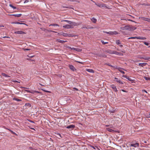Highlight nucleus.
Segmentation results:
<instances>
[{"instance_id":"f257e3e1","label":"nucleus","mask_w":150,"mask_h":150,"mask_svg":"<svg viewBox=\"0 0 150 150\" xmlns=\"http://www.w3.org/2000/svg\"><path fill=\"white\" fill-rule=\"evenodd\" d=\"M120 29L123 30H127L132 31L135 30L136 29V28L132 25H126L124 27H121Z\"/></svg>"},{"instance_id":"f03ea898","label":"nucleus","mask_w":150,"mask_h":150,"mask_svg":"<svg viewBox=\"0 0 150 150\" xmlns=\"http://www.w3.org/2000/svg\"><path fill=\"white\" fill-rule=\"evenodd\" d=\"M62 22H67L69 24L73 25L74 26L78 25L81 24V23H75L74 22H72L67 20H63L61 21Z\"/></svg>"},{"instance_id":"7ed1b4c3","label":"nucleus","mask_w":150,"mask_h":150,"mask_svg":"<svg viewBox=\"0 0 150 150\" xmlns=\"http://www.w3.org/2000/svg\"><path fill=\"white\" fill-rule=\"evenodd\" d=\"M139 39V40H145L146 39V38L144 37H131L130 38H128V40H129L130 39Z\"/></svg>"},{"instance_id":"20e7f679","label":"nucleus","mask_w":150,"mask_h":150,"mask_svg":"<svg viewBox=\"0 0 150 150\" xmlns=\"http://www.w3.org/2000/svg\"><path fill=\"white\" fill-rule=\"evenodd\" d=\"M104 33H106L108 34H109L111 35H117L119 34L116 31H110V32H106V31H104Z\"/></svg>"},{"instance_id":"39448f33","label":"nucleus","mask_w":150,"mask_h":150,"mask_svg":"<svg viewBox=\"0 0 150 150\" xmlns=\"http://www.w3.org/2000/svg\"><path fill=\"white\" fill-rule=\"evenodd\" d=\"M72 25H69L68 24H67L65 25H63V27L64 28H66L67 29L72 28H74V27Z\"/></svg>"},{"instance_id":"423d86ee","label":"nucleus","mask_w":150,"mask_h":150,"mask_svg":"<svg viewBox=\"0 0 150 150\" xmlns=\"http://www.w3.org/2000/svg\"><path fill=\"white\" fill-rule=\"evenodd\" d=\"M110 87L115 92H117L118 91L116 86L114 85H112L110 86Z\"/></svg>"},{"instance_id":"0eeeda50","label":"nucleus","mask_w":150,"mask_h":150,"mask_svg":"<svg viewBox=\"0 0 150 150\" xmlns=\"http://www.w3.org/2000/svg\"><path fill=\"white\" fill-rule=\"evenodd\" d=\"M109 111L111 113H114L115 112V111H116V109H115L114 108H113L111 107L110 108Z\"/></svg>"},{"instance_id":"6e6552de","label":"nucleus","mask_w":150,"mask_h":150,"mask_svg":"<svg viewBox=\"0 0 150 150\" xmlns=\"http://www.w3.org/2000/svg\"><path fill=\"white\" fill-rule=\"evenodd\" d=\"M139 145V144L137 143H132L131 144L130 146H133L134 147H138Z\"/></svg>"},{"instance_id":"1a4fd4ad","label":"nucleus","mask_w":150,"mask_h":150,"mask_svg":"<svg viewBox=\"0 0 150 150\" xmlns=\"http://www.w3.org/2000/svg\"><path fill=\"white\" fill-rule=\"evenodd\" d=\"M68 48H69L70 49H71L72 50H75L76 51L81 52L82 51V50L81 49L79 48H71V47H68Z\"/></svg>"},{"instance_id":"9d476101","label":"nucleus","mask_w":150,"mask_h":150,"mask_svg":"<svg viewBox=\"0 0 150 150\" xmlns=\"http://www.w3.org/2000/svg\"><path fill=\"white\" fill-rule=\"evenodd\" d=\"M15 33L18 34H24L25 33L22 31H18L15 32Z\"/></svg>"},{"instance_id":"9b49d317","label":"nucleus","mask_w":150,"mask_h":150,"mask_svg":"<svg viewBox=\"0 0 150 150\" xmlns=\"http://www.w3.org/2000/svg\"><path fill=\"white\" fill-rule=\"evenodd\" d=\"M75 127V126L73 125H70L69 126H67V128L68 129L71 128V129H73Z\"/></svg>"},{"instance_id":"f8f14e48","label":"nucleus","mask_w":150,"mask_h":150,"mask_svg":"<svg viewBox=\"0 0 150 150\" xmlns=\"http://www.w3.org/2000/svg\"><path fill=\"white\" fill-rule=\"evenodd\" d=\"M147 64L146 63H139V65L142 67L145 66Z\"/></svg>"},{"instance_id":"ddd939ff","label":"nucleus","mask_w":150,"mask_h":150,"mask_svg":"<svg viewBox=\"0 0 150 150\" xmlns=\"http://www.w3.org/2000/svg\"><path fill=\"white\" fill-rule=\"evenodd\" d=\"M67 33H58V34H59L60 35H63L64 37H67Z\"/></svg>"},{"instance_id":"4468645a","label":"nucleus","mask_w":150,"mask_h":150,"mask_svg":"<svg viewBox=\"0 0 150 150\" xmlns=\"http://www.w3.org/2000/svg\"><path fill=\"white\" fill-rule=\"evenodd\" d=\"M9 15L13 16L16 17H21V16L22 14H19Z\"/></svg>"},{"instance_id":"2eb2a0df","label":"nucleus","mask_w":150,"mask_h":150,"mask_svg":"<svg viewBox=\"0 0 150 150\" xmlns=\"http://www.w3.org/2000/svg\"><path fill=\"white\" fill-rule=\"evenodd\" d=\"M69 68L71 70H72L73 71H74L75 70H76V69H75V67L73 65H69Z\"/></svg>"},{"instance_id":"dca6fc26","label":"nucleus","mask_w":150,"mask_h":150,"mask_svg":"<svg viewBox=\"0 0 150 150\" xmlns=\"http://www.w3.org/2000/svg\"><path fill=\"white\" fill-rule=\"evenodd\" d=\"M101 8H108L109 9L110 8L108 7H107L106 5L105 4H102L101 5Z\"/></svg>"},{"instance_id":"f3484780","label":"nucleus","mask_w":150,"mask_h":150,"mask_svg":"<svg viewBox=\"0 0 150 150\" xmlns=\"http://www.w3.org/2000/svg\"><path fill=\"white\" fill-rule=\"evenodd\" d=\"M57 40L58 42H59L62 43H64L67 42V41L62 40L60 39H57Z\"/></svg>"},{"instance_id":"a211bd4d","label":"nucleus","mask_w":150,"mask_h":150,"mask_svg":"<svg viewBox=\"0 0 150 150\" xmlns=\"http://www.w3.org/2000/svg\"><path fill=\"white\" fill-rule=\"evenodd\" d=\"M114 52H115V54L116 55H120V56L123 55V54L121 53L118 52H116V51H114Z\"/></svg>"},{"instance_id":"6ab92c4d","label":"nucleus","mask_w":150,"mask_h":150,"mask_svg":"<svg viewBox=\"0 0 150 150\" xmlns=\"http://www.w3.org/2000/svg\"><path fill=\"white\" fill-rule=\"evenodd\" d=\"M106 129L109 132H113L115 131H114V130H113L112 129H111L110 128H106Z\"/></svg>"},{"instance_id":"aec40b11","label":"nucleus","mask_w":150,"mask_h":150,"mask_svg":"<svg viewBox=\"0 0 150 150\" xmlns=\"http://www.w3.org/2000/svg\"><path fill=\"white\" fill-rule=\"evenodd\" d=\"M91 20L94 23H96L97 21L96 19L93 17L91 19Z\"/></svg>"},{"instance_id":"412c9836","label":"nucleus","mask_w":150,"mask_h":150,"mask_svg":"<svg viewBox=\"0 0 150 150\" xmlns=\"http://www.w3.org/2000/svg\"><path fill=\"white\" fill-rule=\"evenodd\" d=\"M86 71L90 73H94V71L92 69H86Z\"/></svg>"},{"instance_id":"4be33fe9","label":"nucleus","mask_w":150,"mask_h":150,"mask_svg":"<svg viewBox=\"0 0 150 150\" xmlns=\"http://www.w3.org/2000/svg\"><path fill=\"white\" fill-rule=\"evenodd\" d=\"M13 100H16L17 101H21V100L17 98H13Z\"/></svg>"},{"instance_id":"5701e85b","label":"nucleus","mask_w":150,"mask_h":150,"mask_svg":"<svg viewBox=\"0 0 150 150\" xmlns=\"http://www.w3.org/2000/svg\"><path fill=\"white\" fill-rule=\"evenodd\" d=\"M1 75L2 76H4V77H10V76L7 75L5 73H2L1 74Z\"/></svg>"},{"instance_id":"b1692460","label":"nucleus","mask_w":150,"mask_h":150,"mask_svg":"<svg viewBox=\"0 0 150 150\" xmlns=\"http://www.w3.org/2000/svg\"><path fill=\"white\" fill-rule=\"evenodd\" d=\"M123 69L122 68H119L118 70L122 73L124 74H125V73L124 71H123L121 70V69Z\"/></svg>"},{"instance_id":"393cba45","label":"nucleus","mask_w":150,"mask_h":150,"mask_svg":"<svg viewBox=\"0 0 150 150\" xmlns=\"http://www.w3.org/2000/svg\"><path fill=\"white\" fill-rule=\"evenodd\" d=\"M116 43L117 45L121 44V42L119 40H117L116 41Z\"/></svg>"},{"instance_id":"a878e982","label":"nucleus","mask_w":150,"mask_h":150,"mask_svg":"<svg viewBox=\"0 0 150 150\" xmlns=\"http://www.w3.org/2000/svg\"><path fill=\"white\" fill-rule=\"evenodd\" d=\"M74 36L71 34H67V37H74Z\"/></svg>"},{"instance_id":"bb28decb","label":"nucleus","mask_w":150,"mask_h":150,"mask_svg":"<svg viewBox=\"0 0 150 150\" xmlns=\"http://www.w3.org/2000/svg\"><path fill=\"white\" fill-rule=\"evenodd\" d=\"M51 25L53 26H59V25L57 24H51L49 25V26H50Z\"/></svg>"},{"instance_id":"cd10ccee","label":"nucleus","mask_w":150,"mask_h":150,"mask_svg":"<svg viewBox=\"0 0 150 150\" xmlns=\"http://www.w3.org/2000/svg\"><path fill=\"white\" fill-rule=\"evenodd\" d=\"M13 23L16 24H24V23H20L18 22H13Z\"/></svg>"},{"instance_id":"c85d7f7f","label":"nucleus","mask_w":150,"mask_h":150,"mask_svg":"<svg viewBox=\"0 0 150 150\" xmlns=\"http://www.w3.org/2000/svg\"><path fill=\"white\" fill-rule=\"evenodd\" d=\"M114 51H110L108 52V53L111 54H115Z\"/></svg>"},{"instance_id":"c756f323","label":"nucleus","mask_w":150,"mask_h":150,"mask_svg":"<svg viewBox=\"0 0 150 150\" xmlns=\"http://www.w3.org/2000/svg\"><path fill=\"white\" fill-rule=\"evenodd\" d=\"M9 6L10 7H11L13 9H15L16 8V7H15V6H13L11 4H10L9 5Z\"/></svg>"},{"instance_id":"7c9ffc66","label":"nucleus","mask_w":150,"mask_h":150,"mask_svg":"<svg viewBox=\"0 0 150 150\" xmlns=\"http://www.w3.org/2000/svg\"><path fill=\"white\" fill-rule=\"evenodd\" d=\"M93 27H92L90 25H88L86 27V29H93Z\"/></svg>"},{"instance_id":"2f4dec72","label":"nucleus","mask_w":150,"mask_h":150,"mask_svg":"<svg viewBox=\"0 0 150 150\" xmlns=\"http://www.w3.org/2000/svg\"><path fill=\"white\" fill-rule=\"evenodd\" d=\"M144 78L146 80H150V78L144 76Z\"/></svg>"},{"instance_id":"473e14b6","label":"nucleus","mask_w":150,"mask_h":150,"mask_svg":"<svg viewBox=\"0 0 150 150\" xmlns=\"http://www.w3.org/2000/svg\"><path fill=\"white\" fill-rule=\"evenodd\" d=\"M142 20L146 21H147L148 19V18H146L145 17H142Z\"/></svg>"},{"instance_id":"72a5a7b5","label":"nucleus","mask_w":150,"mask_h":150,"mask_svg":"<svg viewBox=\"0 0 150 150\" xmlns=\"http://www.w3.org/2000/svg\"><path fill=\"white\" fill-rule=\"evenodd\" d=\"M117 82L118 83H119L121 84H124V83L122 81H120V80H119V81H117Z\"/></svg>"},{"instance_id":"f704fd0d","label":"nucleus","mask_w":150,"mask_h":150,"mask_svg":"<svg viewBox=\"0 0 150 150\" xmlns=\"http://www.w3.org/2000/svg\"><path fill=\"white\" fill-rule=\"evenodd\" d=\"M127 79L129 81H133V80H132V79L131 78L129 77L128 76H127Z\"/></svg>"},{"instance_id":"c9c22d12","label":"nucleus","mask_w":150,"mask_h":150,"mask_svg":"<svg viewBox=\"0 0 150 150\" xmlns=\"http://www.w3.org/2000/svg\"><path fill=\"white\" fill-rule=\"evenodd\" d=\"M95 4L97 6H99V7H100V8H101L102 4H97L96 3H95Z\"/></svg>"},{"instance_id":"e433bc0d","label":"nucleus","mask_w":150,"mask_h":150,"mask_svg":"<svg viewBox=\"0 0 150 150\" xmlns=\"http://www.w3.org/2000/svg\"><path fill=\"white\" fill-rule=\"evenodd\" d=\"M142 5H144L145 6H150V4H141Z\"/></svg>"},{"instance_id":"4c0bfd02","label":"nucleus","mask_w":150,"mask_h":150,"mask_svg":"<svg viewBox=\"0 0 150 150\" xmlns=\"http://www.w3.org/2000/svg\"><path fill=\"white\" fill-rule=\"evenodd\" d=\"M139 58L140 59L143 58V59H144L145 60H149V58H147V57L143 58V57H139Z\"/></svg>"},{"instance_id":"58836bf2","label":"nucleus","mask_w":150,"mask_h":150,"mask_svg":"<svg viewBox=\"0 0 150 150\" xmlns=\"http://www.w3.org/2000/svg\"><path fill=\"white\" fill-rule=\"evenodd\" d=\"M101 42L103 44H105L108 43L107 42H105L103 40H101Z\"/></svg>"},{"instance_id":"ea45409f","label":"nucleus","mask_w":150,"mask_h":150,"mask_svg":"<svg viewBox=\"0 0 150 150\" xmlns=\"http://www.w3.org/2000/svg\"><path fill=\"white\" fill-rule=\"evenodd\" d=\"M81 28V29H83L84 28H86V25H83V26Z\"/></svg>"},{"instance_id":"a19ab883","label":"nucleus","mask_w":150,"mask_h":150,"mask_svg":"<svg viewBox=\"0 0 150 150\" xmlns=\"http://www.w3.org/2000/svg\"><path fill=\"white\" fill-rule=\"evenodd\" d=\"M25 105L27 106H30V104L29 103H25Z\"/></svg>"},{"instance_id":"79ce46f5","label":"nucleus","mask_w":150,"mask_h":150,"mask_svg":"<svg viewBox=\"0 0 150 150\" xmlns=\"http://www.w3.org/2000/svg\"><path fill=\"white\" fill-rule=\"evenodd\" d=\"M144 44L145 45H147V46H148L149 45V43H148V42H144Z\"/></svg>"},{"instance_id":"37998d69","label":"nucleus","mask_w":150,"mask_h":150,"mask_svg":"<svg viewBox=\"0 0 150 150\" xmlns=\"http://www.w3.org/2000/svg\"><path fill=\"white\" fill-rule=\"evenodd\" d=\"M115 79L116 80L115 81L117 82V81H119L120 79H118V78L116 77L115 78Z\"/></svg>"},{"instance_id":"c03bdc74","label":"nucleus","mask_w":150,"mask_h":150,"mask_svg":"<svg viewBox=\"0 0 150 150\" xmlns=\"http://www.w3.org/2000/svg\"><path fill=\"white\" fill-rule=\"evenodd\" d=\"M23 50L25 51V50H30V49H28V48H25V49H24Z\"/></svg>"},{"instance_id":"a18cd8bd","label":"nucleus","mask_w":150,"mask_h":150,"mask_svg":"<svg viewBox=\"0 0 150 150\" xmlns=\"http://www.w3.org/2000/svg\"><path fill=\"white\" fill-rule=\"evenodd\" d=\"M90 147L93 148L94 149H96V148H95V147L94 146H93L92 145H90Z\"/></svg>"},{"instance_id":"49530a36","label":"nucleus","mask_w":150,"mask_h":150,"mask_svg":"<svg viewBox=\"0 0 150 150\" xmlns=\"http://www.w3.org/2000/svg\"><path fill=\"white\" fill-rule=\"evenodd\" d=\"M43 90L45 92H47V93H50V91H47V90Z\"/></svg>"},{"instance_id":"de8ad7c7","label":"nucleus","mask_w":150,"mask_h":150,"mask_svg":"<svg viewBox=\"0 0 150 150\" xmlns=\"http://www.w3.org/2000/svg\"><path fill=\"white\" fill-rule=\"evenodd\" d=\"M30 149L29 150H36L34 149H33L32 147H30L29 148Z\"/></svg>"},{"instance_id":"09e8293b","label":"nucleus","mask_w":150,"mask_h":150,"mask_svg":"<svg viewBox=\"0 0 150 150\" xmlns=\"http://www.w3.org/2000/svg\"><path fill=\"white\" fill-rule=\"evenodd\" d=\"M29 0H25V1H24V3H27L28 2H29Z\"/></svg>"},{"instance_id":"8fccbe9b","label":"nucleus","mask_w":150,"mask_h":150,"mask_svg":"<svg viewBox=\"0 0 150 150\" xmlns=\"http://www.w3.org/2000/svg\"><path fill=\"white\" fill-rule=\"evenodd\" d=\"M76 62L79 63H80L81 64H83V62H80V61H76Z\"/></svg>"},{"instance_id":"3c124183","label":"nucleus","mask_w":150,"mask_h":150,"mask_svg":"<svg viewBox=\"0 0 150 150\" xmlns=\"http://www.w3.org/2000/svg\"><path fill=\"white\" fill-rule=\"evenodd\" d=\"M122 77H125V78L127 79V76H126V75H123L122 76Z\"/></svg>"},{"instance_id":"603ef678","label":"nucleus","mask_w":150,"mask_h":150,"mask_svg":"<svg viewBox=\"0 0 150 150\" xmlns=\"http://www.w3.org/2000/svg\"><path fill=\"white\" fill-rule=\"evenodd\" d=\"M142 92H145V93H147V91H146L145 90H142Z\"/></svg>"},{"instance_id":"864d4df0","label":"nucleus","mask_w":150,"mask_h":150,"mask_svg":"<svg viewBox=\"0 0 150 150\" xmlns=\"http://www.w3.org/2000/svg\"><path fill=\"white\" fill-rule=\"evenodd\" d=\"M121 91H123L124 92H127V91H126L125 90H123V89H121Z\"/></svg>"},{"instance_id":"5fc2aeb1","label":"nucleus","mask_w":150,"mask_h":150,"mask_svg":"<svg viewBox=\"0 0 150 150\" xmlns=\"http://www.w3.org/2000/svg\"><path fill=\"white\" fill-rule=\"evenodd\" d=\"M98 56L100 57H106L105 56V55H98Z\"/></svg>"},{"instance_id":"6e6d98bb","label":"nucleus","mask_w":150,"mask_h":150,"mask_svg":"<svg viewBox=\"0 0 150 150\" xmlns=\"http://www.w3.org/2000/svg\"><path fill=\"white\" fill-rule=\"evenodd\" d=\"M73 89H74V90H76L77 91L78 90V89L77 88H75L74 87V88H73Z\"/></svg>"},{"instance_id":"4d7b16f0","label":"nucleus","mask_w":150,"mask_h":150,"mask_svg":"<svg viewBox=\"0 0 150 150\" xmlns=\"http://www.w3.org/2000/svg\"><path fill=\"white\" fill-rule=\"evenodd\" d=\"M147 21L150 22V18H148V20H147Z\"/></svg>"},{"instance_id":"13d9d810","label":"nucleus","mask_w":150,"mask_h":150,"mask_svg":"<svg viewBox=\"0 0 150 150\" xmlns=\"http://www.w3.org/2000/svg\"><path fill=\"white\" fill-rule=\"evenodd\" d=\"M51 32H52V33H57V32H56V31H53V30H52V31H51Z\"/></svg>"},{"instance_id":"bf43d9fd","label":"nucleus","mask_w":150,"mask_h":150,"mask_svg":"<svg viewBox=\"0 0 150 150\" xmlns=\"http://www.w3.org/2000/svg\"><path fill=\"white\" fill-rule=\"evenodd\" d=\"M3 38H10L8 37H7V36H4V37H3Z\"/></svg>"},{"instance_id":"052dcab7","label":"nucleus","mask_w":150,"mask_h":150,"mask_svg":"<svg viewBox=\"0 0 150 150\" xmlns=\"http://www.w3.org/2000/svg\"><path fill=\"white\" fill-rule=\"evenodd\" d=\"M4 26L2 25H0V28L1 27H4Z\"/></svg>"},{"instance_id":"680f3d73","label":"nucleus","mask_w":150,"mask_h":150,"mask_svg":"<svg viewBox=\"0 0 150 150\" xmlns=\"http://www.w3.org/2000/svg\"><path fill=\"white\" fill-rule=\"evenodd\" d=\"M52 31V30H48V31L49 32H51V31Z\"/></svg>"},{"instance_id":"e2e57ef3","label":"nucleus","mask_w":150,"mask_h":150,"mask_svg":"<svg viewBox=\"0 0 150 150\" xmlns=\"http://www.w3.org/2000/svg\"><path fill=\"white\" fill-rule=\"evenodd\" d=\"M119 46L120 47H123V45H119Z\"/></svg>"},{"instance_id":"0e129e2a","label":"nucleus","mask_w":150,"mask_h":150,"mask_svg":"<svg viewBox=\"0 0 150 150\" xmlns=\"http://www.w3.org/2000/svg\"><path fill=\"white\" fill-rule=\"evenodd\" d=\"M122 52H124V53H125V52L124 51H121Z\"/></svg>"},{"instance_id":"69168bd1","label":"nucleus","mask_w":150,"mask_h":150,"mask_svg":"<svg viewBox=\"0 0 150 150\" xmlns=\"http://www.w3.org/2000/svg\"><path fill=\"white\" fill-rule=\"evenodd\" d=\"M64 8H69V7H64Z\"/></svg>"},{"instance_id":"338daca9","label":"nucleus","mask_w":150,"mask_h":150,"mask_svg":"<svg viewBox=\"0 0 150 150\" xmlns=\"http://www.w3.org/2000/svg\"><path fill=\"white\" fill-rule=\"evenodd\" d=\"M110 128H114L113 127V126H112L110 127Z\"/></svg>"},{"instance_id":"774afa93","label":"nucleus","mask_w":150,"mask_h":150,"mask_svg":"<svg viewBox=\"0 0 150 150\" xmlns=\"http://www.w3.org/2000/svg\"><path fill=\"white\" fill-rule=\"evenodd\" d=\"M108 65H109V66H110V67H112V66L111 65L108 64Z\"/></svg>"}]
</instances>
